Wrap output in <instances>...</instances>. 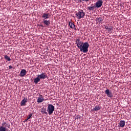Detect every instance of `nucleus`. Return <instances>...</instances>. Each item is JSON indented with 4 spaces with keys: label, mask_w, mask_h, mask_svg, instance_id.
Here are the masks:
<instances>
[{
    "label": "nucleus",
    "mask_w": 131,
    "mask_h": 131,
    "mask_svg": "<svg viewBox=\"0 0 131 131\" xmlns=\"http://www.w3.org/2000/svg\"><path fill=\"white\" fill-rule=\"evenodd\" d=\"M76 40L77 47L78 49H79L80 52H82V53H84L89 52V48L90 47L89 42H85L83 43V42L81 41L79 38L76 39Z\"/></svg>",
    "instance_id": "nucleus-1"
},
{
    "label": "nucleus",
    "mask_w": 131,
    "mask_h": 131,
    "mask_svg": "<svg viewBox=\"0 0 131 131\" xmlns=\"http://www.w3.org/2000/svg\"><path fill=\"white\" fill-rule=\"evenodd\" d=\"M84 16H85V13L83 10H79L76 13V17L78 19V20H80L82 18H84Z\"/></svg>",
    "instance_id": "nucleus-2"
},
{
    "label": "nucleus",
    "mask_w": 131,
    "mask_h": 131,
    "mask_svg": "<svg viewBox=\"0 0 131 131\" xmlns=\"http://www.w3.org/2000/svg\"><path fill=\"white\" fill-rule=\"evenodd\" d=\"M55 111V106L53 104H49L47 107V112L49 115H52L53 113Z\"/></svg>",
    "instance_id": "nucleus-3"
},
{
    "label": "nucleus",
    "mask_w": 131,
    "mask_h": 131,
    "mask_svg": "<svg viewBox=\"0 0 131 131\" xmlns=\"http://www.w3.org/2000/svg\"><path fill=\"white\" fill-rule=\"evenodd\" d=\"M51 17V14L49 13L45 12L43 13L41 17L42 18L43 20H47V19H50Z\"/></svg>",
    "instance_id": "nucleus-4"
},
{
    "label": "nucleus",
    "mask_w": 131,
    "mask_h": 131,
    "mask_svg": "<svg viewBox=\"0 0 131 131\" xmlns=\"http://www.w3.org/2000/svg\"><path fill=\"white\" fill-rule=\"evenodd\" d=\"M40 79H46V78H48V75L47 73L42 72L40 75H38Z\"/></svg>",
    "instance_id": "nucleus-5"
},
{
    "label": "nucleus",
    "mask_w": 131,
    "mask_h": 131,
    "mask_svg": "<svg viewBox=\"0 0 131 131\" xmlns=\"http://www.w3.org/2000/svg\"><path fill=\"white\" fill-rule=\"evenodd\" d=\"M7 123L3 122L2 124V126H0V131H7Z\"/></svg>",
    "instance_id": "nucleus-6"
},
{
    "label": "nucleus",
    "mask_w": 131,
    "mask_h": 131,
    "mask_svg": "<svg viewBox=\"0 0 131 131\" xmlns=\"http://www.w3.org/2000/svg\"><path fill=\"white\" fill-rule=\"evenodd\" d=\"M103 6V1L99 0L98 2L96 3L95 7L96 8H101Z\"/></svg>",
    "instance_id": "nucleus-7"
},
{
    "label": "nucleus",
    "mask_w": 131,
    "mask_h": 131,
    "mask_svg": "<svg viewBox=\"0 0 131 131\" xmlns=\"http://www.w3.org/2000/svg\"><path fill=\"white\" fill-rule=\"evenodd\" d=\"M105 93L107 97H108V98H112V97H113V94H112V92L110 91L109 89H106L105 91Z\"/></svg>",
    "instance_id": "nucleus-8"
},
{
    "label": "nucleus",
    "mask_w": 131,
    "mask_h": 131,
    "mask_svg": "<svg viewBox=\"0 0 131 131\" xmlns=\"http://www.w3.org/2000/svg\"><path fill=\"white\" fill-rule=\"evenodd\" d=\"M27 73L26 72V70L23 69L20 71V73L19 74V76H20V77H24V76L26 75Z\"/></svg>",
    "instance_id": "nucleus-9"
},
{
    "label": "nucleus",
    "mask_w": 131,
    "mask_h": 131,
    "mask_svg": "<svg viewBox=\"0 0 131 131\" xmlns=\"http://www.w3.org/2000/svg\"><path fill=\"white\" fill-rule=\"evenodd\" d=\"M43 20V23L44 25H46V26L49 27L50 25H51V21L50 20L47 19H42Z\"/></svg>",
    "instance_id": "nucleus-10"
},
{
    "label": "nucleus",
    "mask_w": 131,
    "mask_h": 131,
    "mask_svg": "<svg viewBox=\"0 0 131 131\" xmlns=\"http://www.w3.org/2000/svg\"><path fill=\"white\" fill-rule=\"evenodd\" d=\"M45 101V98H43V96L40 95L37 98V103H42V101Z\"/></svg>",
    "instance_id": "nucleus-11"
},
{
    "label": "nucleus",
    "mask_w": 131,
    "mask_h": 131,
    "mask_svg": "<svg viewBox=\"0 0 131 131\" xmlns=\"http://www.w3.org/2000/svg\"><path fill=\"white\" fill-rule=\"evenodd\" d=\"M102 109V106L100 105H96L94 108L92 110V111H95L97 112V111H99Z\"/></svg>",
    "instance_id": "nucleus-12"
},
{
    "label": "nucleus",
    "mask_w": 131,
    "mask_h": 131,
    "mask_svg": "<svg viewBox=\"0 0 131 131\" xmlns=\"http://www.w3.org/2000/svg\"><path fill=\"white\" fill-rule=\"evenodd\" d=\"M89 11H94L96 9V5L94 4H91L90 6H89L87 8Z\"/></svg>",
    "instance_id": "nucleus-13"
},
{
    "label": "nucleus",
    "mask_w": 131,
    "mask_h": 131,
    "mask_svg": "<svg viewBox=\"0 0 131 131\" xmlns=\"http://www.w3.org/2000/svg\"><path fill=\"white\" fill-rule=\"evenodd\" d=\"M41 113L42 114H46V115H48V112H47V108L46 107H42L41 108Z\"/></svg>",
    "instance_id": "nucleus-14"
},
{
    "label": "nucleus",
    "mask_w": 131,
    "mask_h": 131,
    "mask_svg": "<svg viewBox=\"0 0 131 131\" xmlns=\"http://www.w3.org/2000/svg\"><path fill=\"white\" fill-rule=\"evenodd\" d=\"M27 102V98H24L23 100H22L20 102V105L21 106H25Z\"/></svg>",
    "instance_id": "nucleus-15"
},
{
    "label": "nucleus",
    "mask_w": 131,
    "mask_h": 131,
    "mask_svg": "<svg viewBox=\"0 0 131 131\" xmlns=\"http://www.w3.org/2000/svg\"><path fill=\"white\" fill-rule=\"evenodd\" d=\"M39 81H40V79L39 77L37 75V77L34 79V83H35V84H37V83H38Z\"/></svg>",
    "instance_id": "nucleus-16"
},
{
    "label": "nucleus",
    "mask_w": 131,
    "mask_h": 131,
    "mask_svg": "<svg viewBox=\"0 0 131 131\" xmlns=\"http://www.w3.org/2000/svg\"><path fill=\"white\" fill-rule=\"evenodd\" d=\"M119 125L120 127H124L125 125V121L121 120L120 121Z\"/></svg>",
    "instance_id": "nucleus-17"
},
{
    "label": "nucleus",
    "mask_w": 131,
    "mask_h": 131,
    "mask_svg": "<svg viewBox=\"0 0 131 131\" xmlns=\"http://www.w3.org/2000/svg\"><path fill=\"white\" fill-rule=\"evenodd\" d=\"M69 24L70 25V28H72L73 29V28H74L75 27V25H74V24H73L72 22L70 21L69 23Z\"/></svg>",
    "instance_id": "nucleus-18"
},
{
    "label": "nucleus",
    "mask_w": 131,
    "mask_h": 131,
    "mask_svg": "<svg viewBox=\"0 0 131 131\" xmlns=\"http://www.w3.org/2000/svg\"><path fill=\"white\" fill-rule=\"evenodd\" d=\"M97 22H98L99 23H101L102 21H103V18L102 17H98L96 19Z\"/></svg>",
    "instance_id": "nucleus-19"
},
{
    "label": "nucleus",
    "mask_w": 131,
    "mask_h": 131,
    "mask_svg": "<svg viewBox=\"0 0 131 131\" xmlns=\"http://www.w3.org/2000/svg\"><path fill=\"white\" fill-rule=\"evenodd\" d=\"M4 58L7 61H11V58L8 55H5Z\"/></svg>",
    "instance_id": "nucleus-20"
},
{
    "label": "nucleus",
    "mask_w": 131,
    "mask_h": 131,
    "mask_svg": "<svg viewBox=\"0 0 131 131\" xmlns=\"http://www.w3.org/2000/svg\"><path fill=\"white\" fill-rule=\"evenodd\" d=\"M31 116H32V114H30L28 115V117L27 118V119H26L25 121H27V120H29V119H30V118H31Z\"/></svg>",
    "instance_id": "nucleus-21"
},
{
    "label": "nucleus",
    "mask_w": 131,
    "mask_h": 131,
    "mask_svg": "<svg viewBox=\"0 0 131 131\" xmlns=\"http://www.w3.org/2000/svg\"><path fill=\"white\" fill-rule=\"evenodd\" d=\"M77 4H79V3H82V0H75Z\"/></svg>",
    "instance_id": "nucleus-22"
},
{
    "label": "nucleus",
    "mask_w": 131,
    "mask_h": 131,
    "mask_svg": "<svg viewBox=\"0 0 131 131\" xmlns=\"http://www.w3.org/2000/svg\"><path fill=\"white\" fill-rule=\"evenodd\" d=\"M108 31H111V30H112V27H110V28H108V29H107Z\"/></svg>",
    "instance_id": "nucleus-23"
},
{
    "label": "nucleus",
    "mask_w": 131,
    "mask_h": 131,
    "mask_svg": "<svg viewBox=\"0 0 131 131\" xmlns=\"http://www.w3.org/2000/svg\"><path fill=\"white\" fill-rule=\"evenodd\" d=\"M9 69H13V67L12 66H9Z\"/></svg>",
    "instance_id": "nucleus-24"
},
{
    "label": "nucleus",
    "mask_w": 131,
    "mask_h": 131,
    "mask_svg": "<svg viewBox=\"0 0 131 131\" xmlns=\"http://www.w3.org/2000/svg\"><path fill=\"white\" fill-rule=\"evenodd\" d=\"M82 2H89L90 0H82Z\"/></svg>",
    "instance_id": "nucleus-25"
},
{
    "label": "nucleus",
    "mask_w": 131,
    "mask_h": 131,
    "mask_svg": "<svg viewBox=\"0 0 131 131\" xmlns=\"http://www.w3.org/2000/svg\"><path fill=\"white\" fill-rule=\"evenodd\" d=\"M105 29L108 30V28H109V27H108V26H105Z\"/></svg>",
    "instance_id": "nucleus-26"
},
{
    "label": "nucleus",
    "mask_w": 131,
    "mask_h": 131,
    "mask_svg": "<svg viewBox=\"0 0 131 131\" xmlns=\"http://www.w3.org/2000/svg\"><path fill=\"white\" fill-rule=\"evenodd\" d=\"M39 26H40L41 27H44L42 25H40Z\"/></svg>",
    "instance_id": "nucleus-27"
}]
</instances>
